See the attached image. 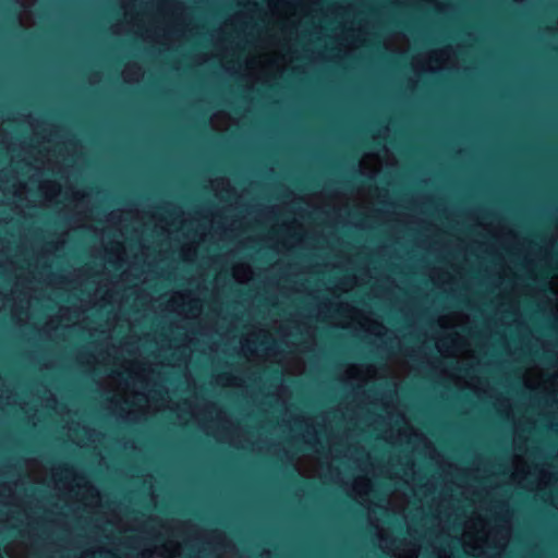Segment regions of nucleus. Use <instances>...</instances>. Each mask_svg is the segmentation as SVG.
<instances>
[{
	"mask_svg": "<svg viewBox=\"0 0 558 558\" xmlns=\"http://www.w3.org/2000/svg\"><path fill=\"white\" fill-rule=\"evenodd\" d=\"M360 283L363 278L345 275L337 283L326 287L325 294L317 295L315 318L302 319L295 315L287 325L276 320L274 330L280 342L264 329L250 332L241 342L243 355L250 361H270L281 365L282 372L300 375L305 368L301 353L314 345V320L332 326L354 328L374 335L385 350H398L399 355L389 357L387 368L381 376L390 380H378V369L373 365L351 364L341 380L357 389L371 385L380 392L366 395V391H353L348 400L337 409L327 412L315 422L292 413L288 404L290 391L279 386L271 396L276 412L283 414V426L292 434L287 454L294 461L298 472L306 477H319L324 481L345 484L340 466H350L373 476L388 475L398 478L412 494L396 488L380 502H373L375 496L371 481L364 476L354 478L350 495L367 508L369 524L376 529L379 546L396 558H417L422 545L411 541H396L380 526L377 510L387 513L389 507L395 512L408 509L403 519L409 534L415 536L414 521L420 518L424 525L430 524L425 534L436 558H453L452 547L462 544L466 554L483 558H499L511 535V514L505 500L496 499L495 488L463 487L452 478H433L422 483L423 477L414 469L412 457L405 453L397 462L390 459L388 466L376 465L364 449L350 441L348 432L355 428H373L387 442L405 446L412 452L436 460V450L432 442L415 430L404 412L398 407L397 379L417 372L435 371L450 378L460 388L472 389L478 398L494 401L496 410L511 416L512 407L507 398L496 393L489 383L482 378V361L472 342L475 333L468 315L459 312L441 315L438 326L441 336L435 342L438 352L447 360L439 361L417 350L402 351L401 340L388 330L371 314L338 301L339 292H347Z\"/></svg>",
	"mask_w": 558,
	"mask_h": 558,
	"instance_id": "obj_1",
	"label": "nucleus"
},
{
	"mask_svg": "<svg viewBox=\"0 0 558 558\" xmlns=\"http://www.w3.org/2000/svg\"><path fill=\"white\" fill-rule=\"evenodd\" d=\"M269 13L257 3L239 12L213 36L216 56L227 72L268 83L295 61L338 58L371 41V29L351 5L323 11L320 0H269Z\"/></svg>",
	"mask_w": 558,
	"mask_h": 558,
	"instance_id": "obj_2",
	"label": "nucleus"
},
{
	"mask_svg": "<svg viewBox=\"0 0 558 558\" xmlns=\"http://www.w3.org/2000/svg\"><path fill=\"white\" fill-rule=\"evenodd\" d=\"M8 137L0 128V143L12 153L13 148ZM75 151V143L63 142L56 144L53 149L49 145H44L37 155L28 151L22 162L13 160L12 169L2 171L0 177V191L5 197L12 199V204H0V214L10 207L23 216H28L26 209L29 207L51 206L64 202L65 215H71L70 223L74 227H85L92 213L89 195L75 190L70 183L74 162V156L70 153ZM12 158L15 159V156ZM7 219V217H0L1 221ZM64 243L65 233L47 242L36 255L34 263L26 260L23 256V260L27 264V274L32 276L29 278L25 276L23 267L16 266V260H13L9 254L7 241L0 238V310L9 301L4 290L13 281L12 316L20 324L31 319L32 300L41 296V293L36 294L38 288L35 283L45 284L46 288L68 289L70 282L65 278L45 274L40 269L47 267L50 256L62 248Z\"/></svg>",
	"mask_w": 558,
	"mask_h": 558,
	"instance_id": "obj_3",
	"label": "nucleus"
},
{
	"mask_svg": "<svg viewBox=\"0 0 558 558\" xmlns=\"http://www.w3.org/2000/svg\"><path fill=\"white\" fill-rule=\"evenodd\" d=\"M124 22L112 26L114 34L132 32L146 41L167 48L193 36V17L178 0H121Z\"/></svg>",
	"mask_w": 558,
	"mask_h": 558,
	"instance_id": "obj_4",
	"label": "nucleus"
},
{
	"mask_svg": "<svg viewBox=\"0 0 558 558\" xmlns=\"http://www.w3.org/2000/svg\"><path fill=\"white\" fill-rule=\"evenodd\" d=\"M525 270L530 279L537 286V288L520 289V284L515 278H502L501 290L499 291V299L497 302L494 322L501 325L517 329L521 327L520 312H519V296L527 295L536 298L538 289H549L557 298V316H558V274L549 277V272L538 275L536 272L537 265L532 260L525 259Z\"/></svg>",
	"mask_w": 558,
	"mask_h": 558,
	"instance_id": "obj_5",
	"label": "nucleus"
},
{
	"mask_svg": "<svg viewBox=\"0 0 558 558\" xmlns=\"http://www.w3.org/2000/svg\"><path fill=\"white\" fill-rule=\"evenodd\" d=\"M525 439L521 436L519 426L515 425L513 437L514 457H513V472L511 473V481L517 485L529 489L536 490L548 486L553 481V474L545 465L531 466L523 457Z\"/></svg>",
	"mask_w": 558,
	"mask_h": 558,
	"instance_id": "obj_6",
	"label": "nucleus"
},
{
	"mask_svg": "<svg viewBox=\"0 0 558 558\" xmlns=\"http://www.w3.org/2000/svg\"><path fill=\"white\" fill-rule=\"evenodd\" d=\"M466 50L460 46L456 49L451 47L438 49L428 53H421L413 58L412 66L415 72H434L444 68H463L460 57L464 56Z\"/></svg>",
	"mask_w": 558,
	"mask_h": 558,
	"instance_id": "obj_7",
	"label": "nucleus"
},
{
	"mask_svg": "<svg viewBox=\"0 0 558 558\" xmlns=\"http://www.w3.org/2000/svg\"><path fill=\"white\" fill-rule=\"evenodd\" d=\"M523 383L530 389H541L553 396L558 391V369L549 374L539 366L530 367L524 373Z\"/></svg>",
	"mask_w": 558,
	"mask_h": 558,
	"instance_id": "obj_8",
	"label": "nucleus"
},
{
	"mask_svg": "<svg viewBox=\"0 0 558 558\" xmlns=\"http://www.w3.org/2000/svg\"><path fill=\"white\" fill-rule=\"evenodd\" d=\"M384 162L387 166H395L397 162L395 156L387 148H384V156L374 153L365 154L360 161L361 172L364 175L373 177Z\"/></svg>",
	"mask_w": 558,
	"mask_h": 558,
	"instance_id": "obj_9",
	"label": "nucleus"
},
{
	"mask_svg": "<svg viewBox=\"0 0 558 558\" xmlns=\"http://www.w3.org/2000/svg\"><path fill=\"white\" fill-rule=\"evenodd\" d=\"M68 436L76 445L84 447L89 444H95L100 440L101 435L95 429H90L86 425L81 423H74L68 425Z\"/></svg>",
	"mask_w": 558,
	"mask_h": 558,
	"instance_id": "obj_10",
	"label": "nucleus"
},
{
	"mask_svg": "<svg viewBox=\"0 0 558 558\" xmlns=\"http://www.w3.org/2000/svg\"><path fill=\"white\" fill-rule=\"evenodd\" d=\"M493 259L496 262V267H497L496 275H497V280L499 283V290H501V281H502V278H505V277L506 278H515L520 284V289L531 288L530 286L524 284L525 279L523 277L519 276L517 274V271L514 270V267L511 265V264H513V260H510V264H508L505 256H502L500 254H495Z\"/></svg>",
	"mask_w": 558,
	"mask_h": 558,
	"instance_id": "obj_11",
	"label": "nucleus"
},
{
	"mask_svg": "<svg viewBox=\"0 0 558 558\" xmlns=\"http://www.w3.org/2000/svg\"><path fill=\"white\" fill-rule=\"evenodd\" d=\"M312 278V275L310 277L303 278V275L301 274H287L284 277L280 278L278 282L279 290H291L295 292H308L312 293V291L305 286V281H308Z\"/></svg>",
	"mask_w": 558,
	"mask_h": 558,
	"instance_id": "obj_12",
	"label": "nucleus"
},
{
	"mask_svg": "<svg viewBox=\"0 0 558 558\" xmlns=\"http://www.w3.org/2000/svg\"><path fill=\"white\" fill-rule=\"evenodd\" d=\"M175 527L177 523L166 522L158 518L150 519L147 525L148 535L153 538L160 536H174Z\"/></svg>",
	"mask_w": 558,
	"mask_h": 558,
	"instance_id": "obj_13",
	"label": "nucleus"
},
{
	"mask_svg": "<svg viewBox=\"0 0 558 558\" xmlns=\"http://www.w3.org/2000/svg\"><path fill=\"white\" fill-rule=\"evenodd\" d=\"M456 276H461V270L451 264V270H442L434 268L430 272L432 281L442 288L451 286Z\"/></svg>",
	"mask_w": 558,
	"mask_h": 558,
	"instance_id": "obj_14",
	"label": "nucleus"
},
{
	"mask_svg": "<svg viewBox=\"0 0 558 558\" xmlns=\"http://www.w3.org/2000/svg\"><path fill=\"white\" fill-rule=\"evenodd\" d=\"M385 48L393 52H404L409 48V39L405 35L396 33L388 36L384 41Z\"/></svg>",
	"mask_w": 558,
	"mask_h": 558,
	"instance_id": "obj_15",
	"label": "nucleus"
},
{
	"mask_svg": "<svg viewBox=\"0 0 558 558\" xmlns=\"http://www.w3.org/2000/svg\"><path fill=\"white\" fill-rule=\"evenodd\" d=\"M395 283L390 278L385 277L376 279L375 283L371 287L372 293L376 298H389L395 289Z\"/></svg>",
	"mask_w": 558,
	"mask_h": 558,
	"instance_id": "obj_16",
	"label": "nucleus"
},
{
	"mask_svg": "<svg viewBox=\"0 0 558 558\" xmlns=\"http://www.w3.org/2000/svg\"><path fill=\"white\" fill-rule=\"evenodd\" d=\"M243 378L232 375L230 373H223L215 375L213 378V384L221 387H242Z\"/></svg>",
	"mask_w": 558,
	"mask_h": 558,
	"instance_id": "obj_17",
	"label": "nucleus"
},
{
	"mask_svg": "<svg viewBox=\"0 0 558 558\" xmlns=\"http://www.w3.org/2000/svg\"><path fill=\"white\" fill-rule=\"evenodd\" d=\"M232 276L235 281L240 283H246L253 277V270L250 265L239 263L232 267Z\"/></svg>",
	"mask_w": 558,
	"mask_h": 558,
	"instance_id": "obj_18",
	"label": "nucleus"
},
{
	"mask_svg": "<svg viewBox=\"0 0 558 558\" xmlns=\"http://www.w3.org/2000/svg\"><path fill=\"white\" fill-rule=\"evenodd\" d=\"M211 541L216 543L219 547L217 550H220L223 555H232L234 553V546L231 544L226 535L221 532L215 531L211 533Z\"/></svg>",
	"mask_w": 558,
	"mask_h": 558,
	"instance_id": "obj_19",
	"label": "nucleus"
},
{
	"mask_svg": "<svg viewBox=\"0 0 558 558\" xmlns=\"http://www.w3.org/2000/svg\"><path fill=\"white\" fill-rule=\"evenodd\" d=\"M122 76L125 82L135 83L143 76V70L137 63L131 62L125 65Z\"/></svg>",
	"mask_w": 558,
	"mask_h": 558,
	"instance_id": "obj_20",
	"label": "nucleus"
},
{
	"mask_svg": "<svg viewBox=\"0 0 558 558\" xmlns=\"http://www.w3.org/2000/svg\"><path fill=\"white\" fill-rule=\"evenodd\" d=\"M232 122L233 121L231 117L223 111L216 112L210 119L213 129L217 131L227 130L232 124Z\"/></svg>",
	"mask_w": 558,
	"mask_h": 558,
	"instance_id": "obj_21",
	"label": "nucleus"
},
{
	"mask_svg": "<svg viewBox=\"0 0 558 558\" xmlns=\"http://www.w3.org/2000/svg\"><path fill=\"white\" fill-rule=\"evenodd\" d=\"M23 8L27 9L32 7L36 0H16ZM19 22L23 27H31L34 24L33 14L28 10H24L20 13Z\"/></svg>",
	"mask_w": 558,
	"mask_h": 558,
	"instance_id": "obj_22",
	"label": "nucleus"
},
{
	"mask_svg": "<svg viewBox=\"0 0 558 558\" xmlns=\"http://www.w3.org/2000/svg\"><path fill=\"white\" fill-rule=\"evenodd\" d=\"M234 328V326H232ZM213 332L219 333L221 338H231L234 337L233 329H228L226 331H221L218 326V322L214 326L202 327L198 331L201 337H211Z\"/></svg>",
	"mask_w": 558,
	"mask_h": 558,
	"instance_id": "obj_23",
	"label": "nucleus"
},
{
	"mask_svg": "<svg viewBox=\"0 0 558 558\" xmlns=\"http://www.w3.org/2000/svg\"><path fill=\"white\" fill-rule=\"evenodd\" d=\"M28 471L31 473V477L34 482H43L47 477L46 470L37 462H32L28 464Z\"/></svg>",
	"mask_w": 558,
	"mask_h": 558,
	"instance_id": "obj_24",
	"label": "nucleus"
},
{
	"mask_svg": "<svg viewBox=\"0 0 558 558\" xmlns=\"http://www.w3.org/2000/svg\"><path fill=\"white\" fill-rule=\"evenodd\" d=\"M44 396L39 397L41 400V404L45 408H51L54 409L57 412L62 414V411L58 408V401L56 397L46 388H43Z\"/></svg>",
	"mask_w": 558,
	"mask_h": 558,
	"instance_id": "obj_25",
	"label": "nucleus"
},
{
	"mask_svg": "<svg viewBox=\"0 0 558 558\" xmlns=\"http://www.w3.org/2000/svg\"><path fill=\"white\" fill-rule=\"evenodd\" d=\"M428 231L433 232L434 238H435L430 243H428V247L433 251H439L440 248L438 247V244L440 241L444 240V236H445L444 233L439 229L435 228L434 226L428 228Z\"/></svg>",
	"mask_w": 558,
	"mask_h": 558,
	"instance_id": "obj_26",
	"label": "nucleus"
},
{
	"mask_svg": "<svg viewBox=\"0 0 558 558\" xmlns=\"http://www.w3.org/2000/svg\"><path fill=\"white\" fill-rule=\"evenodd\" d=\"M2 386H3V380L0 377V399L5 400V403H8V404L15 402L13 400L14 396L11 392L9 395H4V392L2 390Z\"/></svg>",
	"mask_w": 558,
	"mask_h": 558,
	"instance_id": "obj_27",
	"label": "nucleus"
},
{
	"mask_svg": "<svg viewBox=\"0 0 558 558\" xmlns=\"http://www.w3.org/2000/svg\"><path fill=\"white\" fill-rule=\"evenodd\" d=\"M501 335V342H502V345L504 347H508V341H507V338H506V333L504 332H499Z\"/></svg>",
	"mask_w": 558,
	"mask_h": 558,
	"instance_id": "obj_28",
	"label": "nucleus"
},
{
	"mask_svg": "<svg viewBox=\"0 0 558 558\" xmlns=\"http://www.w3.org/2000/svg\"><path fill=\"white\" fill-rule=\"evenodd\" d=\"M454 471H457V469H456V468H453L452 465H449L448 471H447V474H448V475H450V476L452 477V475H453V472H454Z\"/></svg>",
	"mask_w": 558,
	"mask_h": 558,
	"instance_id": "obj_29",
	"label": "nucleus"
},
{
	"mask_svg": "<svg viewBox=\"0 0 558 558\" xmlns=\"http://www.w3.org/2000/svg\"><path fill=\"white\" fill-rule=\"evenodd\" d=\"M543 262L545 265H548V252L547 251L545 252V258Z\"/></svg>",
	"mask_w": 558,
	"mask_h": 558,
	"instance_id": "obj_30",
	"label": "nucleus"
},
{
	"mask_svg": "<svg viewBox=\"0 0 558 558\" xmlns=\"http://www.w3.org/2000/svg\"><path fill=\"white\" fill-rule=\"evenodd\" d=\"M21 256H25V252L22 251L19 255H15L14 258L15 259H20Z\"/></svg>",
	"mask_w": 558,
	"mask_h": 558,
	"instance_id": "obj_31",
	"label": "nucleus"
},
{
	"mask_svg": "<svg viewBox=\"0 0 558 558\" xmlns=\"http://www.w3.org/2000/svg\"><path fill=\"white\" fill-rule=\"evenodd\" d=\"M251 239H252V235H247V236L243 238V240L241 242L247 241V240H251Z\"/></svg>",
	"mask_w": 558,
	"mask_h": 558,
	"instance_id": "obj_32",
	"label": "nucleus"
},
{
	"mask_svg": "<svg viewBox=\"0 0 558 558\" xmlns=\"http://www.w3.org/2000/svg\"><path fill=\"white\" fill-rule=\"evenodd\" d=\"M214 345H216V342L210 344V350H213V351L216 350V348H214Z\"/></svg>",
	"mask_w": 558,
	"mask_h": 558,
	"instance_id": "obj_33",
	"label": "nucleus"
},
{
	"mask_svg": "<svg viewBox=\"0 0 558 558\" xmlns=\"http://www.w3.org/2000/svg\"><path fill=\"white\" fill-rule=\"evenodd\" d=\"M276 269H277V266H272V267H271V269H270V271H271V272H275V271H276Z\"/></svg>",
	"mask_w": 558,
	"mask_h": 558,
	"instance_id": "obj_34",
	"label": "nucleus"
},
{
	"mask_svg": "<svg viewBox=\"0 0 558 558\" xmlns=\"http://www.w3.org/2000/svg\"><path fill=\"white\" fill-rule=\"evenodd\" d=\"M464 257L469 259V254L466 252H464Z\"/></svg>",
	"mask_w": 558,
	"mask_h": 558,
	"instance_id": "obj_35",
	"label": "nucleus"
},
{
	"mask_svg": "<svg viewBox=\"0 0 558 558\" xmlns=\"http://www.w3.org/2000/svg\"><path fill=\"white\" fill-rule=\"evenodd\" d=\"M94 232H98V228L93 227Z\"/></svg>",
	"mask_w": 558,
	"mask_h": 558,
	"instance_id": "obj_36",
	"label": "nucleus"
},
{
	"mask_svg": "<svg viewBox=\"0 0 558 558\" xmlns=\"http://www.w3.org/2000/svg\"><path fill=\"white\" fill-rule=\"evenodd\" d=\"M436 5H437L438 10H442L439 3H437Z\"/></svg>",
	"mask_w": 558,
	"mask_h": 558,
	"instance_id": "obj_37",
	"label": "nucleus"
},
{
	"mask_svg": "<svg viewBox=\"0 0 558 558\" xmlns=\"http://www.w3.org/2000/svg\"><path fill=\"white\" fill-rule=\"evenodd\" d=\"M427 1L430 2V3H435L436 2V0H427Z\"/></svg>",
	"mask_w": 558,
	"mask_h": 558,
	"instance_id": "obj_38",
	"label": "nucleus"
}]
</instances>
